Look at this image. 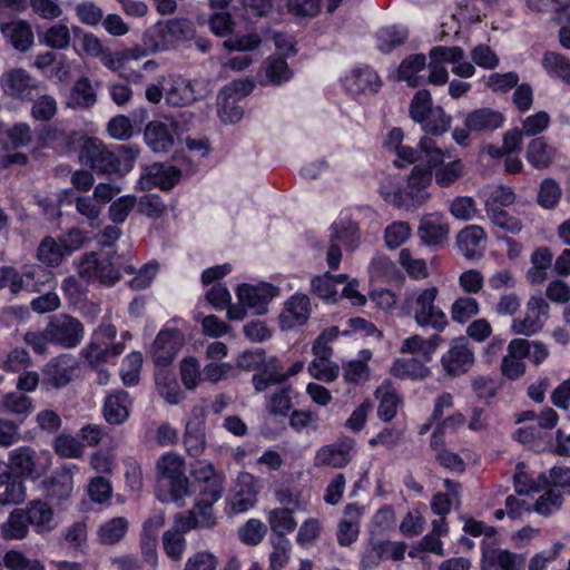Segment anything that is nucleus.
Segmentation results:
<instances>
[{
	"mask_svg": "<svg viewBox=\"0 0 570 570\" xmlns=\"http://www.w3.org/2000/svg\"><path fill=\"white\" fill-rule=\"evenodd\" d=\"M504 116L491 108H480L470 112L464 121L470 131L490 132L502 127Z\"/></svg>",
	"mask_w": 570,
	"mask_h": 570,
	"instance_id": "23",
	"label": "nucleus"
},
{
	"mask_svg": "<svg viewBox=\"0 0 570 570\" xmlns=\"http://www.w3.org/2000/svg\"><path fill=\"white\" fill-rule=\"evenodd\" d=\"M65 256H67V254H65L62 243H60V240L57 242L50 236L45 237L37 249V258L42 264L51 267L58 266Z\"/></svg>",
	"mask_w": 570,
	"mask_h": 570,
	"instance_id": "39",
	"label": "nucleus"
},
{
	"mask_svg": "<svg viewBox=\"0 0 570 570\" xmlns=\"http://www.w3.org/2000/svg\"><path fill=\"white\" fill-rule=\"evenodd\" d=\"M345 89L354 96L367 91L375 94L381 87L377 73L370 67L355 68L344 78Z\"/></svg>",
	"mask_w": 570,
	"mask_h": 570,
	"instance_id": "21",
	"label": "nucleus"
},
{
	"mask_svg": "<svg viewBox=\"0 0 570 570\" xmlns=\"http://www.w3.org/2000/svg\"><path fill=\"white\" fill-rule=\"evenodd\" d=\"M542 66L549 75L570 82V62L566 57L556 52H547L543 56Z\"/></svg>",
	"mask_w": 570,
	"mask_h": 570,
	"instance_id": "44",
	"label": "nucleus"
},
{
	"mask_svg": "<svg viewBox=\"0 0 570 570\" xmlns=\"http://www.w3.org/2000/svg\"><path fill=\"white\" fill-rule=\"evenodd\" d=\"M47 335L52 343L71 348L81 342L83 326L79 320L68 314H58L50 318L47 325Z\"/></svg>",
	"mask_w": 570,
	"mask_h": 570,
	"instance_id": "7",
	"label": "nucleus"
},
{
	"mask_svg": "<svg viewBox=\"0 0 570 570\" xmlns=\"http://www.w3.org/2000/svg\"><path fill=\"white\" fill-rule=\"evenodd\" d=\"M311 314V301L305 294H295L285 303L279 315L282 330H291L304 325Z\"/></svg>",
	"mask_w": 570,
	"mask_h": 570,
	"instance_id": "16",
	"label": "nucleus"
},
{
	"mask_svg": "<svg viewBox=\"0 0 570 570\" xmlns=\"http://www.w3.org/2000/svg\"><path fill=\"white\" fill-rule=\"evenodd\" d=\"M312 291L324 301L337 302L338 293L334 284V275L330 272L312 279Z\"/></svg>",
	"mask_w": 570,
	"mask_h": 570,
	"instance_id": "51",
	"label": "nucleus"
},
{
	"mask_svg": "<svg viewBox=\"0 0 570 570\" xmlns=\"http://www.w3.org/2000/svg\"><path fill=\"white\" fill-rule=\"evenodd\" d=\"M451 215L459 220H472L478 214L476 202L470 196H458L449 206Z\"/></svg>",
	"mask_w": 570,
	"mask_h": 570,
	"instance_id": "47",
	"label": "nucleus"
},
{
	"mask_svg": "<svg viewBox=\"0 0 570 570\" xmlns=\"http://www.w3.org/2000/svg\"><path fill=\"white\" fill-rule=\"evenodd\" d=\"M208 94L204 81H190L178 77L173 79L169 87L165 89V99L169 106L185 107L203 99Z\"/></svg>",
	"mask_w": 570,
	"mask_h": 570,
	"instance_id": "9",
	"label": "nucleus"
},
{
	"mask_svg": "<svg viewBox=\"0 0 570 570\" xmlns=\"http://www.w3.org/2000/svg\"><path fill=\"white\" fill-rule=\"evenodd\" d=\"M450 234V225L441 214L425 215L420 219L417 235L421 242L429 247H443Z\"/></svg>",
	"mask_w": 570,
	"mask_h": 570,
	"instance_id": "13",
	"label": "nucleus"
},
{
	"mask_svg": "<svg viewBox=\"0 0 570 570\" xmlns=\"http://www.w3.org/2000/svg\"><path fill=\"white\" fill-rule=\"evenodd\" d=\"M57 101L52 96L42 95L37 98L31 107V116L36 120L49 121L57 114Z\"/></svg>",
	"mask_w": 570,
	"mask_h": 570,
	"instance_id": "62",
	"label": "nucleus"
},
{
	"mask_svg": "<svg viewBox=\"0 0 570 570\" xmlns=\"http://www.w3.org/2000/svg\"><path fill=\"white\" fill-rule=\"evenodd\" d=\"M376 396L380 397V404L377 407V415L381 420L389 422L396 415V409L399 404L397 395L389 390L379 387L376 390Z\"/></svg>",
	"mask_w": 570,
	"mask_h": 570,
	"instance_id": "55",
	"label": "nucleus"
},
{
	"mask_svg": "<svg viewBox=\"0 0 570 570\" xmlns=\"http://www.w3.org/2000/svg\"><path fill=\"white\" fill-rule=\"evenodd\" d=\"M265 75L272 85L279 86L288 81L293 77L285 58L279 56H271L264 61Z\"/></svg>",
	"mask_w": 570,
	"mask_h": 570,
	"instance_id": "40",
	"label": "nucleus"
},
{
	"mask_svg": "<svg viewBox=\"0 0 570 570\" xmlns=\"http://www.w3.org/2000/svg\"><path fill=\"white\" fill-rule=\"evenodd\" d=\"M2 33L20 51H27L33 42V33L24 21H14L1 27Z\"/></svg>",
	"mask_w": 570,
	"mask_h": 570,
	"instance_id": "35",
	"label": "nucleus"
},
{
	"mask_svg": "<svg viewBox=\"0 0 570 570\" xmlns=\"http://www.w3.org/2000/svg\"><path fill=\"white\" fill-rule=\"evenodd\" d=\"M411 236V227L406 222H395L385 229L384 239L389 248L400 247Z\"/></svg>",
	"mask_w": 570,
	"mask_h": 570,
	"instance_id": "63",
	"label": "nucleus"
},
{
	"mask_svg": "<svg viewBox=\"0 0 570 570\" xmlns=\"http://www.w3.org/2000/svg\"><path fill=\"white\" fill-rule=\"evenodd\" d=\"M464 175V165L461 160L450 161L435 169L434 177L438 185L449 187Z\"/></svg>",
	"mask_w": 570,
	"mask_h": 570,
	"instance_id": "53",
	"label": "nucleus"
},
{
	"mask_svg": "<svg viewBox=\"0 0 570 570\" xmlns=\"http://www.w3.org/2000/svg\"><path fill=\"white\" fill-rule=\"evenodd\" d=\"M180 176L181 173L176 167L156 163L145 169L139 185L142 190H150L154 187L169 190L179 181Z\"/></svg>",
	"mask_w": 570,
	"mask_h": 570,
	"instance_id": "14",
	"label": "nucleus"
},
{
	"mask_svg": "<svg viewBox=\"0 0 570 570\" xmlns=\"http://www.w3.org/2000/svg\"><path fill=\"white\" fill-rule=\"evenodd\" d=\"M129 395L126 391H117L107 396L104 404V416L109 424H122L129 416Z\"/></svg>",
	"mask_w": 570,
	"mask_h": 570,
	"instance_id": "28",
	"label": "nucleus"
},
{
	"mask_svg": "<svg viewBox=\"0 0 570 570\" xmlns=\"http://www.w3.org/2000/svg\"><path fill=\"white\" fill-rule=\"evenodd\" d=\"M157 475L167 481L170 497L178 501L189 494V480L185 475V460L176 453L163 454L156 463Z\"/></svg>",
	"mask_w": 570,
	"mask_h": 570,
	"instance_id": "5",
	"label": "nucleus"
},
{
	"mask_svg": "<svg viewBox=\"0 0 570 570\" xmlns=\"http://www.w3.org/2000/svg\"><path fill=\"white\" fill-rule=\"evenodd\" d=\"M287 380L284 375L283 367L277 357L272 356L266 358L264 355V363L261 366V373L253 376V384L256 392H263L271 385L281 384Z\"/></svg>",
	"mask_w": 570,
	"mask_h": 570,
	"instance_id": "25",
	"label": "nucleus"
},
{
	"mask_svg": "<svg viewBox=\"0 0 570 570\" xmlns=\"http://www.w3.org/2000/svg\"><path fill=\"white\" fill-rule=\"evenodd\" d=\"M257 500L255 478L249 473H243L237 479L235 494L230 500L234 512L242 513L252 508Z\"/></svg>",
	"mask_w": 570,
	"mask_h": 570,
	"instance_id": "22",
	"label": "nucleus"
},
{
	"mask_svg": "<svg viewBox=\"0 0 570 570\" xmlns=\"http://www.w3.org/2000/svg\"><path fill=\"white\" fill-rule=\"evenodd\" d=\"M549 303L542 296L530 297L525 304L524 316L512 320L511 332L523 336L539 333L549 318Z\"/></svg>",
	"mask_w": 570,
	"mask_h": 570,
	"instance_id": "6",
	"label": "nucleus"
},
{
	"mask_svg": "<svg viewBox=\"0 0 570 570\" xmlns=\"http://www.w3.org/2000/svg\"><path fill=\"white\" fill-rule=\"evenodd\" d=\"M184 444L189 455L198 456L205 450L204 428L199 422H188L184 436Z\"/></svg>",
	"mask_w": 570,
	"mask_h": 570,
	"instance_id": "43",
	"label": "nucleus"
},
{
	"mask_svg": "<svg viewBox=\"0 0 570 570\" xmlns=\"http://www.w3.org/2000/svg\"><path fill=\"white\" fill-rule=\"evenodd\" d=\"M55 452L61 458H80L82 455V445L73 436L59 434L53 442Z\"/></svg>",
	"mask_w": 570,
	"mask_h": 570,
	"instance_id": "64",
	"label": "nucleus"
},
{
	"mask_svg": "<svg viewBox=\"0 0 570 570\" xmlns=\"http://www.w3.org/2000/svg\"><path fill=\"white\" fill-rule=\"evenodd\" d=\"M1 406L7 412L27 416L32 411V401L23 394L8 393L3 396Z\"/></svg>",
	"mask_w": 570,
	"mask_h": 570,
	"instance_id": "56",
	"label": "nucleus"
},
{
	"mask_svg": "<svg viewBox=\"0 0 570 570\" xmlns=\"http://www.w3.org/2000/svg\"><path fill=\"white\" fill-rule=\"evenodd\" d=\"M271 543L273 551L269 556V570H281L288 562L291 543L286 537H274Z\"/></svg>",
	"mask_w": 570,
	"mask_h": 570,
	"instance_id": "54",
	"label": "nucleus"
},
{
	"mask_svg": "<svg viewBox=\"0 0 570 570\" xmlns=\"http://www.w3.org/2000/svg\"><path fill=\"white\" fill-rule=\"evenodd\" d=\"M438 296L436 286L416 288L406 294L402 308L413 316L419 326L442 332L449 325V321L445 313L435 304Z\"/></svg>",
	"mask_w": 570,
	"mask_h": 570,
	"instance_id": "3",
	"label": "nucleus"
},
{
	"mask_svg": "<svg viewBox=\"0 0 570 570\" xmlns=\"http://www.w3.org/2000/svg\"><path fill=\"white\" fill-rule=\"evenodd\" d=\"M345 519L340 521L337 527V542L342 547H348L358 537V519L361 515V509L350 503L344 509Z\"/></svg>",
	"mask_w": 570,
	"mask_h": 570,
	"instance_id": "29",
	"label": "nucleus"
},
{
	"mask_svg": "<svg viewBox=\"0 0 570 570\" xmlns=\"http://www.w3.org/2000/svg\"><path fill=\"white\" fill-rule=\"evenodd\" d=\"M425 66L426 57L423 53L411 55L401 62L397 69V77L406 81L410 87H417L420 85V77L416 73L423 70Z\"/></svg>",
	"mask_w": 570,
	"mask_h": 570,
	"instance_id": "38",
	"label": "nucleus"
},
{
	"mask_svg": "<svg viewBox=\"0 0 570 570\" xmlns=\"http://www.w3.org/2000/svg\"><path fill=\"white\" fill-rule=\"evenodd\" d=\"M524 560L509 550L494 548L483 549L482 570H489L499 566L502 570H520Z\"/></svg>",
	"mask_w": 570,
	"mask_h": 570,
	"instance_id": "26",
	"label": "nucleus"
},
{
	"mask_svg": "<svg viewBox=\"0 0 570 570\" xmlns=\"http://www.w3.org/2000/svg\"><path fill=\"white\" fill-rule=\"evenodd\" d=\"M268 522L275 537H285L286 533L294 531L296 521L289 509H274L268 513Z\"/></svg>",
	"mask_w": 570,
	"mask_h": 570,
	"instance_id": "42",
	"label": "nucleus"
},
{
	"mask_svg": "<svg viewBox=\"0 0 570 570\" xmlns=\"http://www.w3.org/2000/svg\"><path fill=\"white\" fill-rule=\"evenodd\" d=\"M278 295V288L268 283L256 286L243 284L237 289V297L244 306L253 309L256 315L267 312L269 302Z\"/></svg>",
	"mask_w": 570,
	"mask_h": 570,
	"instance_id": "11",
	"label": "nucleus"
},
{
	"mask_svg": "<svg viewBox=\"0 0 570 570\" xmlns=\"http://www.w3.org/2000/svg\"><path fill=\"white\" fill-rule=\"evenodd\" d=\"M137 204L135 196L126 195L112 202L109 206V218L114 224H122Z\"/></svg>",
	"mask_w": 570,
	"mask_h": 570,
	"instance_id": "60",
	"label": "nucleus"
},
{
	"mask_svg": "<svg viewBox=\"0 0 570 570\" xmlns=\"http://www.w3.org/2000/svg\"><path fill=\"white\" fill-rule=\"evenodd\" d=\"M97 102V94L92 88L91 81L87 77L79 78L70 89V95L66 102L68 108L88 109Z\"/></svg>",
	"mask_w": 570,
	"mask_h": 570,
	"instance_id": "30",
	"label": "nucleus"
},
{
	"mask_svg": "<svg viewBox=\"0 0 570 570\" xmlns=\"http://www.w3.org/2000/svg\"><path fill=\"white\" fill-rule=\"evenodd\" d=\"M561 189L558 183L551 178L544 179L538 193L537 202L538 204L546 208H553L560 200Z\"/></svg>",
	"mask_w": 570,
	"mask_h": 570,
	"instance_id": "58",
	"label": "nucleus"
},
{
	"mask_svg": "<svg viewBox=\"0 0 570 570\" xmlns=\"http://www.w3.org/2000/svg\"><path fill=\"white\" fill-rule=\"evenodd\" d=\"M432 98L430 91L419 90L411 100L410 116L420 124H423L432 111Z\"/></svg>",
	"mask_w": 570,
	"mask_h": 570,
	"instance_id": "49",
	"label": "nucleus"
},
{
	"mask_svg": "<svg viewBox=\"0 0 570 570\" xmlns=\"http://www.w3.org/2000/svg\"><path fill=\"white\" fill-rule=\"evenodd\" d=\"M353 445L351 442L343 441L333 444L324 445L317 450L314 458L315 466H331L340 469L345 466L351 461V450Z\"/></svg>",
	"mask_w": 570,
	"mask_h": 570,
	"instance_id": "19",
	"label": "nucleus"
},
{
	"mask_svg": "<svg viewBox=\"0 0 570 570\" xmlns=\"http://www.w3.org/2000/svg\"><path fill=\"white\" fill-rule=\"evenodd\" d=\"M487 215L497 227L511 234H518L522 229V223L517 217L510 215L503 208L489 207Z\"/></svg>",
	"mask_w": 570,
	"mask_h": 570,
	"instance_id": "50",
	"label": "nucleus"
},
{
	"mask_svg": "<svg viewBox=\"0 0 570 570\" xmlns=\"http://www.w3.org/2000/svg\"><path fill=\"white\" fill-rule=\"evenodd\" d=\"M429 373V368L416 358H399L391 367V374L401 380H423Z\"/></svg>",
	"mask_w": 570,
	"mask_h": 570,
	"instance_id": "36",
	"label": "nucleus"
},
{
	"mask_svg": "<svg viewBox=\"0 0 570 570\" xmlns=\"http://www.w3.org/2000/svg\"><path fill=\"white\" fill-rule=\"evenodd\" d=\"M308 372L316 380L333 382L340 374V366L330 358L314 360L308 366Z\"/></svg>",
	"mask_w": 570,
	"mask_h": 570,
	"instance_id": "59",
	"label": "nucleus"
},
{
	"mask_svg": "<svg viewBox=\"0 0 570 570\" xmlns=\"http://www.w3.org/2000/svg\"><path fill=\"white\" fill-rule=\"evenodd\" d=\"M38 455L31 446H19L9 453V468L21 478H38Z\"/></svg>",
	"mask_w": 570,
	"mask_h": 570,
	"instance_id": "20",
	"label": "nucleus"
},
{
	"mask_svg": "<svg viewBox=\"0 0 570 570\" xmlns=\"http://www.w3.org/2000/svg\"><path fill=\"white\" fill-rule=\"evenodd\" d=\"M194 33L195 29L190 20L184 18L169 19L145 31L142 45L150 52L167 50L179 41L193 38Z\"/></svg>",
	"mask_w": 570,
	"mask_h": 570,
	"instance_id": "4",
	"label": "nucleus"
},
{
	"mask_svg": "<svg viewBox=\"0 0 570 570\" xmlns=\"http://www.w3.org/2000/svg\"><path fill=\"white\" fill-rule=\"evenodd\" d=\"M479 313V303L470 296L456 298L451 306V317L456 323H465Z\"/></svg>",
	"mask_w": 570,
	"mask_h": 570,
	"instance_id": "45",
	"label": "nucleus"
},
{
	"mask_svg": "<svg viewBox=\"0 0 570 570\" xmlns=\"http://www.w3.org/2000/svg\"><path fill=\"white\" fill-rule=\"evenodd\" d=\"M556 150L544 138H534L527 149L528 161L538 169L548 168L554 158Z\"/></svg>",
	"mask_w": 570,
	"mask_h": 570,
	"instance_id": "34",
	"label": "nucleus"
},
{
	"mask_svg": "<svg viewBox=\"0 0 570 570\" xmlns=\"http://www.w3.org/2000/svg\"><path fill=\"white\" fill-rule=\"evenodd\" d=\"M225 475L213 478L208 482L197 484V497L202 502H217L223 497L225 490Z\"/></svg>",
	"mask_w": 570,
	"mask_h": 570,
	"instance_id": "52",
	"label": "nucleus"
},
{
	"mask_svg": "<svg viewBox=\"0 0 570 570\" xmlns=\"http://www.w3.org/2000/svg\"><path fill=\"white\" fill-rule=\"evenodd\" d=\"M452 117L446 115L441 107L434 108L423 122L425 132L433 136H442L451 128Z\"/></svg>",
	"mask_w": 570,
	"mask_h": 570,
	"instance_id": "48",
	"label": "nucleus"
},
{
	"mask_svg": "<svg viewBox=\"0 0 570 570\" xmlns=\"http://www.w3.org/2000/svg\"><path fill=\"white\" fill-rule=\"evenodd\" d=\"M474 351L466 337H458L451 342L450 348L442 355L441 364L444 372L452 377L468 373L474 364Z\"/></svg>",
	"mask_w": 570,
	"mask_h": 570,
	"instance_id": "8",
	"label": "nucleus"
},
{
	"mask_svg": "<svg viewBox=\"0 0 570 570\" xmlns=\"http://www.w3.org/2000/svg\"><path fill=\"white\" fill-rule=\"evenodd\" d=\"M155 384L158 394L170 405L178 404L184 399L174 372L169 367H157Z\"/></svg>",
	"mask_w": 570,
	"mask_h": 570,
	"instance_id": "24",
	"label": "nucleus"
},
{
	"mask_svg": "<svg viewBox=\"0 0 570 570\" xmlns=\"http://www.w3.org/2000/svg\"><path fill=\"white\" fill-rule=\"evenodd\" d=\"M139 150L130 146L109 149L97 138H86L79 150V160L98 174H125L132 166Z\"/></svg>",
	"mask_w": 570,
	"mask_h": 570,
	"instance_id": "1",
	"label": "nucleus"
},
{
	"mask_svg": "<svg viewBox=\"0 0 570 570\" xmlns=\"http://www.w3.org/2000/svg\"><path fill=\"white\" fill-rule=\"evenodd\" d=\"M407 30L404 28H400L396 26H390L382 28L377 32V48L384 52L389 53L393 49L404 45L407 39Z\"/></svg>",
	"mask_w": 570,
	"mask_h": 570,
	"instance_id": "41",
	"label": "nucleus"
},
{
	"mask_svg": "<svg viewBox=\"0 0 570 570\" xmlns=\"http://www.w3.org/2000/svg\"><path fill=\"white\" fill-rule=\"evenodd\" d=\"M24 499L23 482L12 476L8 470H3L0 475V505L20 504Z\"/></svg>",
	"mask_w": 570,
	"mask_h": 570,
	"instance_id": "31",
	"label": "nucleus"
},
{
	"mask_svg": "<svg viewBox=\"0 0 570 570\" xmlns=\"http://www.w3.org/2000/svg\"><path fill=\"white\" fill-rule=\"evenodd\" d=\"M292 386H286L273 393L269 397L267 410L272 415L285 416L292 409Z\"/></svg>",
	"mask_w": 570,
	"mask_h": 570,
	"instance_id": "61",
	"label": "nucleus"
},
{
	"mask_svg": "<svg viewBox=\"0 0 570 570\" xmlns=\"http://www.w3.org/2000/svg\"><path fill=\"white\" fill-rule=\"evenodd\" d=\"M122 272L135 274V267L128 263L125 254L116 252L107 253L104 258H99L96 252L85 253L78 264V275L81 278L88 282L98 281L107 286L116 284Z\"/></svg>",
	"mask_w": 570,
	"mask_h": 570,
	"instance_id": "2",
	"label": "nucleus"
},
{
	"mask_svg": "<svg viewBox=\"0 0 570 570\" xmlns=\"http://www.w3.org/2000/svg\"><path fill=\"white\" fill-rule=\"evenodd\" d=\"M183 344L184 336L178 330L160 331L151 346V356L156 366L169 367Z\"/></svg>",
	"mask_w": 570,
	"mask_h": 570,
	"instance_id": "10",
	"label": "nucleus"
},
{
	"mask_svg": "<svg viewBox=\"0 0 570 570\" xmlns=\"http://www.w3.org/2000/svg\"><path fill=\"white\" fill-rule=\"evenodd\" d=\"M28 517L29 525H32L38 533L49 532L53 529V511L50 505L41 500H33L22 509Z\"/></svg>",
	"mask_w": 570,
	"mask_h": 570,
	"instance_id": "27",
	"label": "nucleus"
},
{
	"mask_svg": "<svg viewBox=\"0 0 570 570\" xmlns=\"http://www.w3.org/2000/svg\"><path fill=\"white\" fill-rule=\"evenodd\" d=\"M29 527L28 517L22 509H14L0 525V534L4 540H22L29 534Z\"/></svg>",
	"mask_w": 570,
	"mask_h": 570,
	"instance_id": "33",
	"label": "nucleus"
},
{
	"mask_svg": "<svg viewBox=\"0 0 570 570\" xmlns=\"http://www.w3.org/2000/svg\"><path fill=\"white\" fill-rule=\"evenodd\" d=\"M174 122L153 120L145 128V140L153 151L167 153L174 146Z\"/></svg>",
	"mask_w": 570,
	"mask_h": 570,
	"instance_id": "18",
	"label": "nucleus"
},
{
	"mask_svg": "<svg viewBox=\"0 0 570 570\" xmlns=\"http://www.w3.org/2000/svg\"><path fill=\"white\" fill-rule=\"evenodd\" d=\"M129 521L124 517L111 518L101 523L97 531L100 544L114 546L119 543L127 534Z\"/></svg>",
	"mask_w": 570,
	"mask_h": 570,
	"instance_id": "32",
	"label": "nucleus"
},
{
	"mask_svg": "<svg viewBox=\"0 0 570 570\" xmlns=\"http://www.w3.org/2000/svg\"><path fill=\"white\" fill-rule=\"evenodd\" d=\"M2 88L12 98L32 100L38 94L39 81L23 69H13L4 75Z\"/></svg>",
	"mask_w": 570,
	"mask_h": 570,
	"instance_id": "12",
	"label": "nucleus"
},
{
	"mask_svg": "<svg viewBox=\"0 0 570 570\" xmlns=\"http://www.w3.org/2000/svg\"><path fill=\"white\" fill-rule=\"evenodd\" d=\"M442 337L438 334L433 335L429 340H424L420 335H413L406 338L402 346V353H421L425 362L432 360V355L436 347L441 344Z\"/></svg>",
	"mask_w": 570,
	"mask_h": 570,
	"instance_id": "37",
	"label": "nucleus"
},
{
	"mask_svg": "<svg viewBox=\"0 0 570 570\" xmlns=\"http://www.w3.org/2000/svg\"><path fill=\"white\" fill-rule=\"evenodd\" d=\"M73 490V479L68 472L60 473L53 476L48 487V494L52 500L58 503L67 500Z\"/></svg>",
	"mask_w": 570,
	"mask_h": 570,
	"instance_id": "46",
	"label": "nucleus"
},
{
	"mask_svg": "<svg viewBox=\"0 0 570 570\" xmlns=\"http://www.w3.org/2000/svg\"><path fill=\"white\" fill-rule=\"evenodd\" d=\"M487 235L478 225H469L456 235V245L468 259H479L484 254Z\"/></svg>",
	"mask_w": 570,
	"mask_h": 570,
	"instance_id": "17",
	"label": "nucleus"
},
{
	"mask_svg": "<svg viewBox=\"0 0 570 570\" xmlns=\"http://www.w3.org/2000/svg\"><path fill=\"white\" fill-rule=\"evenodd\" d=\"M529 340L513 338L508 344V354L501 362V374L508 380L515 381L525 373V363L523 358L527 357V347Z\"/></svg>",
	"mask_w": 570,
	"mask_h": 570,
	"instance_id": "15",
	"label": "nucleus"
},
{
	"mask_svg": "<svg viewBox=\"0 0 570 570\" xmlns=\"http://www.w3.org/2000/svg\"><path fill=\"white\" fill-rule=\"evenodd\" d=\"M318 415L308 410H294L289 415L288 424L296 432L306 430L316 431L318 429Z\"/></svg>",
	"mask_w": 570,
	"mask_h": 570,
	"instance_id": "57",
	"label": "nucleus"
}]
</instances>
